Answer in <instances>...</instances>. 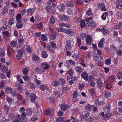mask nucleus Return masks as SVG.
Instances as JSON below:
<instances>
[{"mask_svg":"<svg viewBox=\"0 0 122 122\" xmlns=\"http://www.w3.org/2000/svg\"><path fill=\"white\" fill-rule=\"evenodd\" d=\"M16 42L15 41H12L10 43V45L11 47H13L16 46Z\"/></svg>","mask_w":122,"mask_h":122,"instance_id":"nucleus-40","label":"nucleus"},{"mask_svg":"<svg viewBox=\"0 0 122 122\" xmlns=\"http://www.w3.org/2000/svg\"><path fill=\"white\" fill-rule=\"evenodd\" d=\"M28 70L27 68H25L22 71V72L25 75H26L28 74Z\"/></svg>","mask_w":122,"mask_h":122,"instance_id":"nucleus-47","label":"nucleus"},{"mask_svg":"<svg viewBox=\"0 0 122 122\" xmlns=\"http://www.w3.org/2000/svg\"><path fill=\"white\" fill-rule=\"evenodd\" d=\"M27 48L26 50L27 52H28L29 53H30L32 52V50H31V49L30 47V46H27Z\"/></svg>","mask_w":122,"mask_h":122,"instance_id":"nucleus-64","label":"nucleus"},{"mask_svg":"<svg viewBox=\"0 0 122 122\" xmlns=\"http://www.w3.org/2000/svg\"><path fill=\"white\" fill-rule=\"evenodd\" d=\"M67 13L69 15H72L73 12L72 9H68L67 11Z\"/></svg>","mask_w":122,"mask_h":122,"instance_id":"nucleus-35","label":"nucleus"},{"mask_svg":"<svg viewBox=\"0 0 122 122\" xmlns=\"http://www.w3.org/2000/svg\"><path fill=\"white\" fill-rule=\"evenodd\" d=\"M96 25L94 22H91L89 25V26L91 28H94L96 27Z\"/></svg>","mask_w":122,"mask_h":122,"instance_id":"nucleus-25","label":"nucleus"},{"mask_svg":"<svg viewBox=\"0 0 122 122\" xmlns=\"http://www.w3.org/2000/svg\"><path fill=\"white\" fill-rule=\"evenodd\" d=\"M86 44L90 45L92 43V38L90 36L88 35L86 37Z\"/></svg>","mask_w":122,"mask_h":122,"instance_id":"nucleus-4","label":"nucleus"},{"mask_svg":"<svg viewBox=\"0 0 122 122\" xmlns=\"http://www.w3.org/2000/svg\"><path fill=\"white\" fill-rule=\"evenodd\" d=\"M105 39L102 38L98 44V47L101 48L103 47V44L104 43Z\"/></svg>","mask_w":122,"mask_h":122,"instance_id":"nucleus-13","label":"nucleus"},{"mask_svg":"<svg viewBox=\"0 0 122 122\" xmlns=\"http://www.w3.org/2000/svg\"><path fill=\"white\" fill-rule=\"evenodd\" d=\"M103 31H102L103 33L104 34H108L109 32V30H108L106 29L105 28H103Z\"/></svg>","mask_w":122,"mask_h":122,"instance_id":"nucleus-53","label":"nucleus"},{"mask_svg":"<svg viewBox=\"0 0 122 122\" xmlns=\"http://www.w3.org/2000/svg\"><path fill=\"white\" fill-rule=\"evenodd\" d=\"M111 113H108L105 114V117H106L107 118H109L111 117Z\"/></svg>","mask_w":122,"mask_h":122,"instance_id":"nucleus-55","label":"nucleus"},{"mask_svg":"<svg viewBox=\"0 0 122 122\" xmlns=\"http://www.w3.org/2000/svg\"><path fill=\"white\" fill-rule=\"evenodd\" d=\"M14 23V19L11 18L9 20V23L10 25H12Z\"/></svg>","mask_w":122,"mask_h":122,"instance_id":"nucleus-41","label":"nucleus"},{"mask_svg":"<svg viewBox=\"0 0 122 122\" xmlns=\"http://www.w3.org/2000/svg\"><path fill=\"white\" fill-rule=\"evenodd\" d=\"M66 73L70 76H71L73 74V71L72 69H70L67 71Z\"/></svg>","mask_w":122,"mask_h":122,"instance_id":"nucleus-33","label":"nucleus"},{"mask_svg":"<svg viewBox=\"0 0 122 122\" xmlns=\"http://www.w3.org/2000/svg\"><path fill=\"white\" fill-rule=\"evenodd\" d=\"M52 38L53 40H55L56 39V33L53 32H52Z\"/></svg>","mask_w":122,"mask_h":122,"instance_id":"nucleus-45","label":"nucleus"},{"mask_svg":"<svg viewBox=\"0 0 122 122\" xmlns=\"http://www.w3.org/2000/svg\"><path fill=\"white\" fill-rule=\"evenodd\" d=\"M77 91H75L73 92L72 94L73 98H75L77 97Z\"/></svg>","mask_w":122,"mask_h":122,"instance_id":"nucleus-49","label":"nucleus"},{"mask_svg":"<svg viewBox=\"0 0 122 122\" xmlns=\"http://www.w3.org/2000/svg\"><path fill=\"white\" fill-rule=\"evenodd\" d=\"M23 50L21 49L19 50L18 52V53L17 54L16 56V58L17 59H20L22 57L23 54Z\"/></svg>","mask_w":122,"mask_h":122,"instance_id":"nucleus-8","label":"nucleus"},{"mask_svg":"<svg viewBox=\"0 0 122 122\" xmlns=\"http://www.w3.org/2000/svg\"><path fill=\"white\" fill-rule=\"evenodd\" d=\"M51 46L53 48H56L57 47L56 44L53 42H50Z\"/></svg>","mask_w":122,"mask_h":122,"instance_id":"nucleus-42","label":"nucleus"},{"mask_svg":"<svg viewBox=\"0 0 122 122\" xmlns=\"http://www.w3.org/2000/svg\"><path fill=\"white\" fill-rule=\"evenodd\" d=\"M77 44L78 46L80 47L81 45V40L80 38L79 37L77 38Z\"/></svg>","mask_w":122,"mask_h":122,"instance_id":"nucleus-36","label":"nucleus"},{"mask_svg":"<svg viewBox=\"0 0 122 122\" xmlns=\"http://www.w3.org/2000/svg\"><path fill=\"white\" fill-rule=\"evenodd\" d=\"M58 17L61 20L64 21L66 20H68L70 19V18L69 16H67L64 14L62 15H59Z\"/></svg>","mask_w":122,"mask_h":122,"instance_id":"nucleus-5","label":"nucleus"},{"mask_svg":"<svg viewBox=\"0 0 122 122\" xmlns=\"http://www.w3.org/2000/svg\"><path fill=\"white\" fill-rule=\"evenodd\" d=\"M12 90V88H11L9 87L8 88H7L5 89V92L7 93L10 92L11 94H12V92H11Z\"/></svg>","mask_w":122,"mask_h":122,"instance_id":"nucleus-30","label":"nucleus"},{"mask_svg":"<svg viewBox=\"0 0 122 122\" xmlns=\"http://www.w3.org/2000/svg\"><path fill=\"white\" fill-rule=\"evenodd\" d=\"M32 60L35 61H36V63L39 60V58L37 56H36L35 54H33L32 55Z\"/></svg>","mask_w":122,"mask_h":122,"instance_id":"nucleus-16","label":"nucleus"},{"mask_svg":"<svg viewBox=\"0 0 122 122\" xmlns=\"http://www.w3.org/2000/svg\"><path fill=\"white\" fill-rule=\"evenodd\" d=\"M54 94L57 97H60V93L59 92L56 91L55 92Z\"/></svg>","mask_w":122,"mask_h":122,"instance_id":"nucleus-57","label":"nucleus"},{"mask_svg":"<svg viewBox=\"0 0 122 122\" xmlns=\"http://www.w3.org/2000/svg\"><path fill=\"white\" fill-rule=\"evenodd\" d=\"M75 70L78 73H80L82 71V69L80 66H78L75 68Z\"/></svg>","mask_w":122,"mask_h":122,"instance_id":"nucleus-20","label":"nucleus"},{"mask_svg":"<svg viewBox=\"0 0 122 122\" xmlns=\"http://www.w3.org/2000/svg\"><path fill=\"white\" fill-rule=\"evenodd\" d=\"M69 105L64 103L61 106L60 108L62 110L64 111L67 109L69 108Z\"/></svg>","mask_w":122,"mask_h":122,"instance_id":"nucleus-9","label":"nucleus"},{"mask_svg":"<svg viewBox=\"0 0 122 122\" xmlns=\"http://www.w3.org/2000/svg\"><path fill=\"white\" fill-rule=\"evenodd\" d=\"M121 24L122 22H119V25L115 27V29L117 30L120 28L122 25Z\"/></svg>","mask_w":122,"mask_h":122,"instance_id":"nucleus-59","label":"nucleus"},{"mask_svg":"<svg viewBox=\"0 0 122 122\" xmlns=\"http://www.w3.org/2000/svg\"><path fill=\"white\" fill-rule=\"evenodd\" d=\"M29 86L30 88L31 89H34L36 87V86L34 83L32 82H30L29 83Z\"/></svg>","mask_w":122,"mask_h":122,"instance_id":"nucleus-29","label":"nucleus"},{"mask_svg":"<svg viewBox=\"0 0 122 122\" xmlns=\"http://www.w3.org/2000/svg\"><path fill=\"white\" fill-rule=\"evenodd\" d=\"M25 94L26 95V100H28L29 98V96L30 94V93L28 91H26Z\"/></svg>","mask_w":122,"mask_h":122,"instance_id":"nucleus-61","label":"nucleus"},{"mask_svg":"<svg viewBox=\"0 0 122 122\" xmlns=\"http://www.w3.org/2000/svg\"><path fill=\"white\" fill-rule=\"evenodd\" d=\"M90 112L88 111H85L84 112V114L82 115V117L86 118H87L89 117L90 116Z\"/></svg>","mask_w":122,"mask_h":122,"instance_id":"nucleus-17","label":"nucleus"},{"mask_svg":"<svg viewBox=\"0 0 122 122\" xmlns=\"http://www.w3.org/2000/svg\"><path fill=\"white\" fill-rule=\"evenodd\" d=\"M95 102L96 104H98L99 106H100L103 104V102H101V101L98 100H96L95 101Z\"/></svg>","mask_w":122,"mask_h":122,"instance_id":"nucleus-54","label":"nucleus"},{"mask_svg":"<svg viewBox=\"0 0 122 122\" xmlns=\"http://www.w3.org/2000/svg\"><path fill=\"white\" fill-rule=\"evenodd\" d=\"M93 120V118L92 117H91L86 119V122H92Z\"/></svg>","mask_w":122,"mask_h":122,"instance_id":"nucleus-51","label":"nucleus"},{"mask_svg":"<svg viewBox=\"0 0 122 122\" xmlns=\"http://www.w3.org/2000/svg\"><path fill=\"white\" fill-rule=\"evenodd\" d=\"M42 57L44 58H47L48 56V54L46 52L44 51H43L41 53Z\"/></svg>","mask_w":122,"mask_h":122,"instance_id":"nucleus-23","label":"nucleus"},{"mask_svg":"<svg viewBox=\"0 0 122 122\" xmlns=\"http://www.w3.org/2000/svg\"><path fill=\"white\" fill-rule=\"evenodd\" d=\"M59 25L61 26L65 27H68L69 26V25L68 24H66L63 23H60L59 24Z\"/></svg>","mask_w":122,"mask_h":122,"instance_id":"nucleus-39","label":"nucleus"},{"mask_svg":"<svg viewBox=\"0 0 122 122\" xmlns=\"http://www.w3.org/2000/svg\"><path fill=\"white\" fill-rule=\"evenodd\" d=\"M93 59L96 61L99 58V57L98 56H97L96 54H93Z\"/></svg>","mask_w":122,"mask_h":122,"instance_id":"nucleus-38","label":"nucleus"},{"mask_svg":"<svg viewBox=\"0 0 122 122\" xmlns=\"http://www.w3.org/2000/svg\"><path fill=\"white\" fill-rule=\"evenodd\" d=\"M5 55V51L2 49H0V56L3 57Z\"/></svg>","mask_w":122,"mask_h":122,"instance_id":"nucleus-27","label":"nucleus"},{"mask_svg":"<svg viewBox=\"0 0 122 122\" xmlns=\"http://www.w3.org/2000/svg\"><path fill=\"white\" fill-rule=\"evenodd\" d=\"M111 95V93L110 92H106L104 94V97L105 98H108L110 97Z\"/></svg>","mask_w":122,"mask_h":122,"instance_id":"nucleus-28","label":"nucleus"},{"mask_svg":"<svg viewBox=\"0 0 122 122\" xmlns=\"http://www.w3.org/2000/svg\"><path fill=\"white\" fill-rule=\"evenodd\" d=\"M86 36V34L84 33H82L80 35V37L81 39H83Z\"/></svg>","mask_w":122,"mask_h":122,"instance_id":"nucleus-62","label":"nucleus"},{"mask_svg":"<svg viewBox=\"0 0 122 122\" xmlns=\"http://www.w3.org/2000/svg\"><path fill=\"white\" fill-rule=\"evenodd\" d=\"M81 19L80 17L78 18L77 17H76L74 19L73 21L75 22H79L81 21Z\"/></svg>","mask_w":122,"mask_h":122,"instance_id":"nucleus-32","label":"nucleus"},{"mask_svg":"<svg viewBox=\"0 0 122 122\" xmlns=\"http://www.w3.org/2000/svg\"><path fill=\"white\" fill-rule=\"evenodd\" d=\"M117 77L118 79H121L122 78V73L118 72L117 74Z\"/></svg>","mask_w":122,"mask_h":122,"instance_id":"nucleus-50","label":"nucleus"},{"mask_svg":"<svg viewBox=\"0 0 122 122\" xmlns=\"http://www.w3.org/2000/svg\"><path fill=\"white\" fill-rule=\"evenodd\" d=\"M9 15L10 17H13L14 16V11L11 10L9 12Z\"/></svg>","mask_w":122,"mask_h":122,"instance_id":"nucleus-43","label":"nucleus"},{"mask_svg":"<svg viewBox=\"0 0 122 122\" xmlns=\"http://www.w3.org/2000/svg\"><path fill=\"white\" fill-rule=\"evenodd\" d=\"M23 26V24L20 20H17L16 26L18 29L21 28Z\"/></svg>","mask_w":122,"mask_h":122,"instance_id":"nucleus-14","label":"nucleus"},{"mask_svg":"<svg viewBox=\"0 0 122 122\" xmlns=\"http://www.w3.org/2000/svg\"><path fill=\"white\" fill-rule=\"evenodd\" d=\"M80 22V27L81 28H83L85 25V21L84 20H83L82 21H81Z\"/></svg>","mask_w":122,"mask_h":122,"instance_id":"nucleus-37","label":"nucleus"},{"mask_svg":"<svg viewBox=\"0 0 122 122\" xmlns=\"http://www.w3.org/2000/svg\"><path fill=\"white\" fill-rule=\"evenodd\" d=\"M111 107V106L110 103H108L107 106L104 108V111L106 112H109L110 109V108Z\"/></svg>","mask_w":122,"mask_h":122,"instance_id":"nucleus-12","label":"nucleus"},{"mask_svg":"<svg viewBox=\"0 0 122 122\" xmlns=\"http://www.w3.org/2000/svg\"><path fill=\"white\" fill-rule=\"evenodd\" d=\"M117 16L118 19H121L122 17V12L121 11H118L117 13Z\"/></svg>","mask_w":122,"mask_h":122,"instance_id":"nucleus-24","label":"nucleus"},{"mask_svg":"<svg viewBox=\"0 0 122 122\" xmlns=\"http://www.w3.org/2000/svg\"><path fill=\"white\" fill-rule=\"evenodd\" d=\"M59 11L61 12H63L65 9V6L63 4L57 7Z\"/></svg>","mask_w":122,"mask_h":122,"instance_id":"nucleus-10","label":"nucleus"},{"mask_svg":"<svg viewBox=\"0 0 122 122\" xmlns=\"http://www.w3.org/2000/svg\"><path fill=\"white\" fill-rule=\"evenodd\" d=\"M97 83L100 89H101L102 87L104 85V84L102 83V81L100 79H98L97 80Z\"/></svg>","mask_w":122,"mask_h":122,"instance_id":"nucleus-11","label":"nucleus"},{"mask_svg":"<svg viewBox=\"0 0 122 122\" xmlns=\"http://www.w3.org/2000/svg\"><path fill=\"white\" fill-rule=\"evenodd\" d=\"M59 81L61 82V83L62 85H63L65 82V80L63 79H60V80Z\"/></svg>","mask_w":122,"mask_h":122,"instance_id":"nucleus-58","label":"nucleus"},{"mask_svg":"<svg viewBox=\"0 0 122 122\" xmlns=\"http://www.w3.org/2000/svg\"><path fill=\"white\" fill-rule=\"evenodd\" d=\"M117 53L118 55L121 56L122 54V51L119 49L117 51Z\"/></svg>","mask_w":122,"mask_h":122,"instance_id":"nucleus-63","label":"nucleus"},{"mask_svg":"<svg viewBox=\"0 0 122 122\" xmlns=\"http://www.w3.org/2000/svg\"><path fill=\"white\" fill-rule=\"evenodd\" d=\"M50 66L47 64L45 63H42L41 64V66H37L35 69V71L36 73H42L46 70L49 68Z\"/></svg>","mask_w":122,"mask_h":122,"instance_id":"nucleus-1","label":"nucleus"},{"mask_svg":"<svg viewBox=\"0 0 122 122\" xmlns=\"http://www.w3.org/2000/svg\"><path fill=\"white\" fill-rule=\"evenodd\" d=\"M44 113L46 115H49L50 117H52L53 115V109L52 108H50L46 110L45 111Z\"/></svg>","mask_w":122,"mask_h":122,"instance_id":"nucleus-3","label":"nucleus"},{"mask_svg":"<svg viewBox=\"0 0 122 122\" xmlns=\"http://www.w3.org/2000/svg\"><path fill=\"white\" fill-rule=\"evenodd\" d=\"M30 98L31 102L34 103L35 102V100L37 97L35 93H33L30 95Z\"/></svg>","mask_w":122,"mask_h":122,"instance_id":"nucleus-7","label":"nucleus"},{"mask_svg":"<svg viewBox=\"0 0 122 122\" xmlns=\"http://www.w3.org/2000/svg\"><path fill=\"white\" fill-rule=\"evenodd\" d=\"M17 86V88L19 91L20 92H22L23 90V89L22 87V85L20 84H16Z\"/></svg>","mask_w":122,"mask_h":122,"instance_id":"nucleus-22","label":"nucleus"},{"mask_svg":"<svg viewBox=\"0 0 122 122\" xmlns=\"http://www.w3.org/2000/svg\"><path fill=\"white\" fill-rule=\"evenodd\" d=\"M4 81H2L1 83L0 84V88L1 89H3L5 87V84L4 82Z\"/></svg>","mask_w":122,"mask_h":122,"instance_id":"nucleus-44","label":"nucleus"},{"mask_svg":"<svg viewBox=\"0 0 122 122\" xmlns=\"http://www.w3.org/2000/svg\"><path fill=\"white\" fill-rule=\"evenodd\" d=\"M77 119L76 118L71 117V119L67 120L65 121L66 122H77Z\"/></svg>","mask_w":122,"mask_h":122,"instance_id":"nucleus-19","label":"nucleus"},{"mask_svg":"<svg viewBox=\"0 0 122 122\" xmlns=\"http://www.w3.org/2000/svg\"><path fill=\"white\" fill-rule=\"evenodd\" d=\"M26 12V10L23 9V10L20 11V14L21 15H23Z\"/></svg>","mask_w":122,"mask_h":122,"instance_id":"nucleus-60","label":"nucleus"},{"mask_svg":"<svg viewBox=\"0 0 122 122\" xmlns=\"http://www.w3.org/2000/svg\"><path fill=\"white\" fill-rule=\"evenodd\" d=\"M45 8L46 11L48 13H49L51 11H52L53 10V9L49 5L46 6Z\"/></svg>","mask_w":122,"mask_h":122,"instance_id":"nucleus-21","label":"nucleus"},{"mask_svg":"<svg viewBox=\"0 0 122 122\" xmlns=\"http://www.w3.org/2000/svg\"><path fill=\"white\" fill-rule=\"evenodd\" d=\"M66 43L65 47L66 50L68 51L70 50L71 48V41L70 40L67 41L66 42Z\"/></svg>","mask_w":122,"mask_h":122,"instance_id":"nucleus-6","label":"nucleus"},{"mask_svg":"<svg viewBox=\"0 0 122 122\" xmlns=\"http://www.w3.org/2000/svg\"><path fill=\"white\" fill-rule=\"evenodd\" d=\"M66 5L67 6L73 7L74 5L73 3L70 1L67 2L66 3Z\"/></svg>","mask_w":122,"mask_h":122,"instance_id":"nucleus-26","label":"nucleus"},{"mask_svg":"<svg viewBox=\"0 0 122 122\" xmlns=\"http://www.w3.org/2000/svg\"><path fill=\"white\" fill-rule=\"evenodd\" d=\"M55 22L54 18L53 15H52L51 18L50 19V23L51 24H53Z\"/></svg>","mask_w":122,"mask_h":122,"instance_id":"nucleus-34","label":"nucleus"},{"mask_svg":"<svg viewBox=\"0 0 122 122\" xmlns=\"http://www.w3.org/2000/svg\"><path fill=\"white\" fill-rule=\"evenodd\" d=\"M23 78L25 81L30 80V77L27 75H25L23 76Z\"/></svg>","mask_w":122,"mask_h":122,"instance_id":"nucleus-48","label":"nucleus"},{"mask_svg":"<svg viewBox=\"0 0 122 122\" xmlns=\"http://www.w3.org/2000/svg\"><path fill=\"white\" fill-rule=\"evenodd\" d=\"M81 76L85 80H86L88 79V76L87 73L83 72L82 73L81 75Z\"/></svg>","mask_w":122,"mask_h":122,"instance_id":"nucleus-15","label":"nucleus"},{"mask_svg":"<svg viewBox=\"0 0 122 122\" xmlns=\"http://www.w3.org/2000/svg\"><path fill=\"white\" fill-rule=\"evenodd\" d=\"M22 17V16L20 14H18L16 17V20H20V19Z\"/></svg>","mask_w":122,"mask_h":122,"instance_id":"nucleus-46","label":"nucleus"},{"mask_svg":"<svg viewBox=\"0 0 122 122\" xmlns=\"http://www.w3.org/2000/svg\"><path fill=\"white\" fill-rule=\"evenodd\" d=\"M40 87L42 91H44L46 88V86L44 85H41L40 86Z\"/></svg>","mask_w":122,"mask_h":122,"instance_id":"nucleus-56","label":"nucleus"},{"mask_svg":"<svg viewBox=\"0 0 122 122\" xmlns=\"http://www.w3.org/2000/svg\"><path fill=\"white\" fill-rule=\"evenodd\" d=\"M92 107V106L90 104H88L86 106L85 108V109L88 110H91Z\"/></svg>","mask_w":122,"mask_h":122,"instance_id":"nucleus-31","label":"nucleus"},{"mask_svg":"<svg viewBox=\"0 0 122 122\" xmlns=\"http://www.w3.org/2000/svg\"><path fill=\"white\" fill-rule=\"evenodd\" d=\"M111 59H107L105 61V63L107 65H109L110 64Z\"/></svg>","mask_w":122,"mask_h":122,"instance_id":"nucleus-52","label":"nucleus"},{"mask_svg":"<svg viewBox=\"0 0 122 122\" xmlns=\"http://www.w3.org/2000/svg\"><path fill=\"white\" fill-rule=\"evenodd\" d=\"M20 111L21 112L22 115L20 116L19 115H17V119L14 120L13 122H21L24 121L25 117V109L23 107H22L20 108Z\"/></svg>","mask_w":122,"mask_h":122,"instance_id":"nucleus-2","label":"nucleus"},{"mask_svg":"<svg viewBox=\"0 0 122 122\" xmlns=\"http://www.w3.org/2000/svg\"><path fill=\"white\" fill-rule=\"evenodd\" d=\"M65 33L69 35L70 36H72L74 34V33L72 31H71L69 29H66Z\"/></svg>","mask_w":122,"mask_h":122,"instance_id":"nucleus-18","label":"nucleus"}]
</instances>
